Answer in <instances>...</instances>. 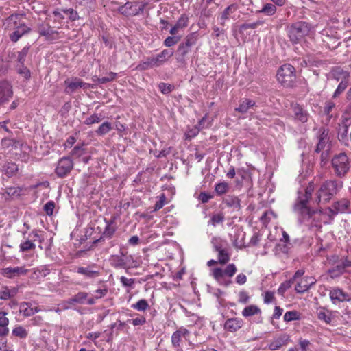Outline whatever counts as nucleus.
Wrapping results in <instances>:
<instances>
[{
    "label": "nucleus",
    "instance_id": "nucleus-1",
    "mask_svg": "<svg viewBox=\"0 0 351 351\" xmlns=\"http://www.w3.org/2000/svg\"><path fill=\"white\" fill-rule=\"evenodd\" d=\"M314 190V184L310 182L306 188H300L298 191V197L293 206V211L299 216L300 221H304L309 219L316 217L317 215H321V210H311L308 206V201L311 198Z\"/></svg>",
    "mask_w": 351,
    "mask_h": 351
},
{
    "label": "nucleus",
    "instance_id": "nucleus-2",
    "mask_svg": "<svg viewBox=\"0 0 351 351\" xmlns=\"http://www.w3.org/2000/svg\"><path fill=\"white\" fill-rule=\"evenodd\" d=\"M6 24L8 28L14 29L10 36L12 42L18 41L24 34L30 32V28L23 21L21 14H12L6 19Z\"/></svg>",
    "mask_w": 351,
    "mask_h": 351
},
{
    "label": "nucleus",
    "instance_id": "nucleus-3",
    "mask_svg": "<svg viewBox=\"0 0 351 351\" xmlns=\"http://www.w3.org/2000/svg\"><path fill=\"white\" fill-rule=\"evenodd\" d=\"M343 182L337 180L324 182L317 192V203L327 202L342 188Z\"/></svg>",
    "mask_w": 351,
    "mask_h": 351
},
{
    "label": "nucleus",
    "instance_id": "nucleus-4",
    "mask_svg": "<svg viewBox=\"0 0 351 351\" xmlns=\"http://www.w3.org/2000/svg\"><path fill=\"white\" fill-rule=\"evenodd\" d=\"M237 267L234 263L228 264L225 269L219 267L212 269V276L215 280L224 287H228L232 284L231 278L236 274Z\"/></svg>",
    "mask_w": 351,
    "mask_h": 351
},
{
    "label": "nucleus",
    "instance_id": "nucleus-5",
    "mask_svg": "<svg viewBox=\"0 0 351 351\" xmlns=\"http://www.w3.org/2000/svg\"><path fill=\"white\" fill-rule=\"evenodd\" d=\"M173 54L172 49H164L156 56L147 57L138 66L141 70H147L154 67H158L164 64Z\"/></svg>",
    "mask_w": 351,
    "mask_h": 351
},
{
    "label": "nucleus",
    "instance_id": "nucleus-6",
    "mask_svg": "<svg viewBox=\"0 0 351 351\" xmlns=\"http://www.w3.org/2000/svg\"><path fill=\"white\" fill-rule=\"evenodd\" d=\"M109 263L112 267L117 269H128L138 265L137 261L132 255H128L122 250L120 251L119 254L111 255L109 258Z\"/></svg>",
    "mask_w": 351,
    "mask_h": 351
},
{
    "label": "nucleus",
    "instance_id": "nucleus-7",
    "mask_svg": "<svg viewBox=\"0 0 351 351\" xmlns=\"http://www.w3.org/2000/svg\"><path fill=\"white\" fill-rule=\"evenodd\" d=\"M311 30L310 25L304 21L295 23L288 27L287 32L293 43L300 42Z\"/></svg>",
    "mask_w": 351,
    "mask_h": 351
},
{
    "label": "nucleus",
    "instance_id": "nucleus-8",
    "mask_svg": "<svg viewBox=\"0 0 351 351\" xmlns=\"http://www.w3.org/2000/svg\"><path fill=\"white\" fill-rule=\"evenodd\" d=\"M276 77L278 82L283 86H293L296 79L294 67L289 64L281 66L278 71Z\"/></svg>",
    "mask_w": 351,
    "mask_h": 351
},
{
    "label": "nucleus",
    "instance_id": "nucleus-9",
    "mask_svg": "<svg viewBox=\"0 0 351 351\" xmlns=\"http://www.w3.org/2000/svg\"><path fill=\"white\" fill-rule=\"evenodd\" d=\"M22 233L25 241H22L19 245V250L21 252H24L33 250L36 248V244L34 242L38 241L40 243H42L44 241V237L40 234V231L38 230H33L27 236H26V231H23Z\"/></svg>",
    "mask_w": 351,
    "mask_h": 351
},
{
    "label": "nucleus",
    "instance_id": "nucleus-10",
    "mask_svg": "<svg viewBox=\"0 0 351 351\" xmlns=\"http://www.w3.org/2000/svg\"><path fill=\"white\" fill-rule=\"evenodd\" d=\"M332 166L337 176L343 177L350 168L348 156L344 153L335 156L332 160Z\"/></svg>",
    "mask_w": 351,
    "mask_h": 351
},
{
    "label": "nucleus",
    "instance_id": "nucleus-11",
    "mask_svg": "<svg viewBox=\"0 0 351 351\" xmlns=\"http://www.w3.org/2000/svg\"><path fill=\"white\" fill-rule=\"evenodd\" d=\"M145 7V3L137 1H128L125 5L119 7V12L126 16H136L142 12Z\"/></svg>",
    "mask_w": 351,
    "mask_h": 351
},
{
    "label": "nucleus",
    "instance_id": "nucleus-12",
    "mask_svg": "<svg viewBox=\"0 0 351 351\" xmlns=\"http://www.w3.org/2000/svg\"><path fill=\"white\" fill-rule=\"evenodd\" d=\"M190 332L184 327H180L171 336V343L176 351H183L182 348V339H186Z\"/></svg>",
    "mask_w": 351,
    "mask_h": 351
},
{
    "label": "nucleus",
    "instance_id": "nucleus-13",
    "mask_svg": "<svg viewBox=\"0 0 351 351\" xmlns=\"http://www.w3.org/2000/svg\"><path fill=\"white\" fill-rule=\"evenodd\" d=\"M64 84L66 85L65 93L70 95L75 93L80 88H83L84 89L91 88L90 84L85 83L81 79L77 77L72 80H66Z\"/></svg>",
    "mask_w": 351,
    "mask_h": 351
},
{
    "label": "nucleus",
    "instance_id": "nucleus-14",
    "mask_svg": "<svg viewBox=\"0 0 351 351\" xmlns=\"http://www.w3.org/2000/svg\"><path fill=\"white\" fill-rule=\"evenodd\" d=\"M73 163L69 157H63L58 162L56 173L59 178L65 177L73 169Z\"/></svg>",
    "mask_w": 351,
    "mask_h": 351
},
{
    "label": "nucleus",
    "instance_id": "nucleus-15",
    "mask_svg": "<svg viewBox=\"0 0 351 351\" xmlns=\"http://www.w3.org/2000/svg\"><path fill=\"white\" fill-rule=\"evenodd\" d=\"M350 202L346 199H343L335 202L331 208H327L324 210V214L332 217L339 213H345L347 211Z\"/></svg>",
    "mask_w": 351,
    "mask_h": 351
},
{
    "label": "nucleus",
    "instance_id": "nucleus-16",
    "mask_svg": "<svg viewBox=\"0 0 351 351\" xmlns=\"http://www.w3.org/2000/svg\"><path fill=\"white\" fill-rule=\"evenodd\" d=\"M29 273L25 266L21 267H8L2 269V275L8 278H14L20 276H24Z\"/></svg>",
    "mask_w": 351,
    "mask_h": 351
},
{
    "label": "nucleus",
    "instance_id": "nucleus-17",
    "mask_svg": "<svg viewBox=\"0 0 351 351\" xmlns=\"http://www.w3.org/2000/svg\"><path fill=\"white\" fill-rule=\"evenodd\" d=\"M317 138L318 143L316 146L315 152L319 153L323 150L328 143V130L325 128H320L317 132Z\"/></svg>",
    "mask_w": 351,
    "mask_h": 351
},
{
    "label": "nucleus",
    "instance_id": "nucleus-18",
    "mask_svg": "<svg viewBox=\"0 0 351 351\" xmlns=\"http://www.w3.org/2000/svg\"><path fill=\"white\" fill-rule=\"evenodd\" d=\"M38 32L40 36H45L47 40H53L58 38V32L47 24H40L38 26Z\"/></svg>",
    "mask_w": 351,
    "mask_h": 351
},
{
    "label": "nucleus",
    "instance_id": "nucleus-19",
    "mask_svg": "<svg viewBox=\"0 0 351 351\" xmlns=\"http://www.w3.org/2000/svg\"><path fill=\"white\" fill-rule=\"evenodd\" d=\"M1 149H3V153L8 152H10L14 149H16L21 146V143L13 138L4 137L1 140Z\"/></svg>",
    "mask_w": 351,
    "mask_h": 351
},
{
    "label": "nucleus",
    "instance_id": "nucleus-20",
    "mask_svg": "<svg viewBox=\"0 0 351 351\" xmlns=\"http://www.w3.org/2000/svg\"><path fill=\"white\" fill-rule=\"evenodd\" d=\"M290 341L289 336L287 334H283L274 339L269 345L268 348L270 350H278L282 346H287Z\"/></svg>",
    "mask_w": 351,
    "mask_h": 351
},
{
    "label": "nucleus",
    "instance_id": "nucleus-21",
    "mask_svg": "<svg viewBox=\"0 0 351 351\" xmlns=\"http://www.w3.org/2000/svg\"><path fill=\"white\" fill-rule=\"evenodd\" d=\"M88 293L85 292H79L73 298L62 304V308L63 309H69L75 303L83 304L85 300L87 298Z\"/></svg>",
    "mask_w": 351,
    "mask_h": 351
},
{
    "label": "nucleus",
    "instance_id": "nucleus-22",
    "mask_svg": "<svg viewBox=\"0 0 351 351\" xmlns=\"http://www.w3.org/2000/svg\"><path fill=\"white\" fill-rule=\"evenodd\" d=\"M292 109L294 117L296 120L302 123H306L308 121L309 118V114L301 106L298 104L293 105Z\"/></svg>",
    "mask_w": 351,
    "mask_h": 351
},
{
    "label": "nucleus",
    "instance_id": "nucleus-23",
    "mask_svg": "<svg viewBox=\"0 0 351 351\" xmlns=\"http://www.w3.org/2000/svg\"><path fill=\"white\" fill-rule=\"evenodd\" d=\"M223 204L233 211H239L241 209V200L234 195H226L223 199Z\"/></svg>",
    "mask_w": 351,
    "mask_h": 351
},
{
    "label": "nucleus",
    "instance_id": "nucleus-24",
    "mask_svg": "<svg viewBox=\"0 0 351 351\" xmlns=\"http://www.w3.org/2000/svg\"><path fill=\"white\" fill-rule=\"evenodd\" d=\"M330 298L333 304H337L338 302H342L345 300H348V295L343 292L342 289L339 288H335L330 291L329 293Z\"/></svg>",
    "mask_w": 351,
    "mask_h": 351
},
{
    "label": "nucleus",
    "instance_id": "nucleus-25",
    "mask_svg": "<svg viewBox=\"0 0 351 351\" xmlns=\"http://www.w3.org/2000/svg\"><path fill=\"white\" fill-rule=\"evenodd\" d=\"M12 95V86L8 82L0 83V104L7 101Z\"/></svg>",
    "mask_w": 351,
    "mask_h": 351
},
{
    "label": "nucleus",
    "instance_id": "nucleus-26",
    "mask_svg": "<svg viewBox=\"0 0 351 351\" xmlns=\"http://www.w3.org/2000/svg\"><path fill=\"white\" fill-rule=\"evenodd\" d=\"M315 283V282L312 278L304 277L297 283L295 290L297 293H303L307 291Z\"/></svg>",
    "mask_w": 351,
    "mask_h": 351
},
{
    "label": "nucleus",
    "instance_id": "nucleus-27",
    "mask_svg": "<svg viewBox=\"0 0 351 351\" xmlns=\"http://www.w3.org/2000/svg\"><path fill=\"white\" fill-rule=\"evenodd\" d=\"M243 325V322L241 319L230 318L226 321L224 328L226 330L234 332L240 329Z\"/></svg>",
    "mask_w": 351,
    "mask_h": 351
},
{
    "label": "nucleus",
    "instance_id": "nucleus-28",
    "mask_svg": "<svg viewBox=\"0 0 351 351\" xmlns=\"http://www.w3.org/2000/svg\"><path fill=\"white\" fill-rule=\"evenodd\" d=\"M30 277L34 279L44 278L49 274V269L46 265H43L37 268L29 269Z\"/></svg>",
    "mask_w": 351,
    "mask_h": 351
},
{
    "label": "nucleus",
    "instance_id": "nucleus-29",
    "mask_svg": "<svg viewBox=\"0 0 351 351\" xmlns=\"http://www.w3.org/2000/svg\"><path fill=\"white\" fill-rule=\"evenodd\" d=\"M94 265L86 267H80L77 268V273L84 276L87 278H95L99 276V270H94Z\"/></svg>",
    "mask_w": 351,
    "mask_h": 351
},
{
    "label": "nucleus",
    "instance_id": "nucleus-30",
    "mask_svg": "<svg viewBox=\"0 0 351 351\" xmlns=\"http://www.w3.org/2000/svg\"><path fill=\"white\" fill-rule=\"evenodd\" d=\"M317 318L324 322L326 324H330L332 322V312L324 307H319L317 309Z\"/></svg>",
    "mask_w": 351,
    "mask_h": 351
},
{
    "label": "nucleus",
    "instance_id": "nucleus-31",
    "mask_svg": "<svg viewBox=\"0 0 351 351\" xmlns=\"http://www.w3.org/2000/svg\"><path fill=\"white\" fill-rule=\"evenodd\" d=\"M255 105L256 102L254 100L244 99L240 102L239 106L235 108V110L242 114L246 113L250 108L254 107Z\"/></svg>",
    "mask_w": 351,
    "mask_h": 351
},
{
    "label": "nucleus",
    "instance_id": "nucleus-32",
    "mask_svg": "<svg viewBox=\"0 0 351 351\" xmlns=\"http://www.w3.org/2000/svg\"><path fill=\"white\" fill-rule=\"evenodd\" d=\"M18 293V288L12 287L9 289L8 287H4L0 290V299L6 300L14 296Z\"/></svg>",
    "mask_w": 351,
    "mask_h": 351
},
{
    "label": "nucleus",
    "instance_id": "nucleus-33",
    "mask_svg": "<svg viewBox=\"0 0 351 351\" xmlns=\"http://www.w3.org/2000/svg\"><path fill=\"white\" fill-rule=\"evenodd\" d=\"M188 25V18L184 16H182L178 21H177L176 24L172 27L169 31V33L171 35L176 34L179 29H182L186 27Z\"/></svg>",
    "mask_w": 351,
    "mask_h": 351
},
{
    "label": "nucleus",
    "instance_id": "nucleus-34",
    "mask_svg": "<svg viewBox=\"0 0 351 351\" xmlns=\"http://www.w3.org/2000/svg\"><path fill=\"white\" fill-rule=\"evenodd\" d=\"M237 10V5L236 4H231L228 6L220 16L221 24H223L224 21L228 20L231 14H233Z\"/></svg>",
    "mask_w": 351,
    "mask_h": 351
},
{
    "label": "nucleus",
    "instance_id": "nucleus-35",
    "mask_svg": "<svg viewBox=\"0 0 351 351\" xmlns=\"http://www.w3.org/2000/svg\"><path fill=\"white\" fill-rule=\"evenodd\" d=\"M18 171L17 165L14 162L5 163L2 169V171L8 177L13 176Z\"/></svg>",
    "mask_w": 351,
    "mask_h": 351
},
{
    "label": "nucleus",
    "instance_id": "nucleus-36",
    "mask_svg": "<svg viewBox=\"0 0 351 351\" xmlns=\"http://www.w3.org/2000/svg\"><path fill=\"white\" fill-rule=\"evenodd\" d=\"M332 75L337 81H349L350 73L340 68H337L332 72Z\"/></svg>",
    "mask_w": 351,
    "mask_h": 351
},
{
    "label": "nucleus",
    "instance_id": "nucleus-37",
    "mask_svg": "<svg viewBox=\"0 0 351 351\" xmlns=\"http://www.w3.org/2000/svg\"><path fill=\"white\" fill-rule=\"evenodd\" d=\"M261 309L256 305H250L244 308L242 311V315L245 317H250L254 315L260 314Z\"/></svg>",
    "mask_w": 351,
    "mask_h": 351
},
{
    "label": "nucleus",
    "instance_id": "nucleus-38",
    "mask_svg": "<svg viewBox=\"0 0 351 351\" xmlns=\"http://www.w3.org/2000/svg\"><path fill=\"white\" fill-rule=\"evenodd\" d=\"M218 252V262L221 265L226 264L230 259V254L228 250L224 247L217 251Z\"/></svg>",
    "mask_w": 351,
    "mask_h": 351
},
{
    "label": "nucleus",
    "instance_id": "nucleus-39",
    "mask_svg": "<svg viewBox=\"0 0 351 351\" xmlns=\"http://www.w3.org/2000/svg\"><path fill=\"white\" fill-rule=\"evenodd\" d=\"M112 129V124L108 121L104 122L96 131L99 136H104L108 133Z\"/></svg>",
    "mask_w": 351,
    "mask_h": 351
},
{
    "label": "nucleus",
    "instance_id": "nucleus-40",
    "mask_svg": "<svg viewBox=\"0 0 351 351\" xmlns=\"http://www.w3.org/2000/svg\"><path fill=\"white\" fill-rule=\"evenodd\" d=\"M300 319V314L296 311H287L285 313L283 319L286 322L299 320Z\"/></svg>",
    "mask_w": 351,
    "mask_h": 351
},
{
    "label": "nucleus",
    "instance_id": "nucleus-41",
    "mask_svg": "<svg viewBox=\"0 0 351 351\" xmlns=\"http://www.w3.org/2000/svg\"><path fill=\"white\" fill-rule=\"evenodd\" d=\"M276 12V7L275 5L271 3H266L263 5L262 9L259 11L261 13H263L267 16H272Z\"/></svg>",
    "mask_w": 351,
    "mask_h": 351
},
{
    "label": "nucleus",
    "instance_id": "nucleus-42",
    "mask_svg": "<svg viewBox=\"0 0 351 351\" xmlns=\"http://www.w3.org/2000/svg\"><path fill=\"white\" fill-rule=\"evenodd\" d=\"M132 308L138 311H145L149 308V304L146 300L141 299L136 303L133 304Z\"/></svg>",
    "mask_w": 351,
    "mask_h": 351
},
{
    "label": "nucleus",
    "instance_id": "nucleus-43",
    "mask_svg": "<svg viewBox=\"0 0 351 351\" xmlns=\"http://www.w3.org/2000/svg\"><path fill=\"white\" fill-rule=\"evenodd\" d=\"M113 223L112 221H106V225L104 231V235L106 237H111L114 234L116 228Z\"/></svg>",
    "mask_w": 351,
    "mask_h": 351
},
{
    "label": "nucleus",
    "instance_id": "nucleus-44",
    "mask_svg": "<svg viewBox=\"0 0 351 351\" xmlns=\"http://www.w3.org/2000/svg\"><path fill=\"white\" fill-rule=\"evenodd\" d=\"M197 40V33L193 32L186 37L185 41L182 43L184 44L186 46L189 47V48H191L193 45H194L196 43Z\"/></svg>",
    "mask_w": 351,
    "mask_h": 351
},
{
    "label": "nucleus",
    "instance_id": "nucleus-45",
    "mask_svg": "<svg viewBox=\"0 0 351 351\" xmlns=\"http://www.w3.org/2000/svg\"><path fill=\"white\" fill-rule=\"evenodd\" d=\"M12 335L23 339L27 337L28 332L23 326H18L12 330Z\"/></svg>",
    "mask_w": 351,
    "mask_h": 351
},
{
    "label": "nucleus",
    "instance_id": "nucleus-46",
    "mask_svg": "<svg viewBox=\"0 0 351 351\" xmlns=\"http://www.w3.org/2000/svg\"><path fill=\"white\" fill-rule=\"evenodd\" d=\"M16 71L17 73L23 77L25 80H29L31 77L30 71L26 66H25L24 64L16 65Z\"/></svg>",
    "mask_w": 351,
    "mask_h": 351
},
{
    "label": "nucleus",
    "instance_id": "nucleus-47",
    "mask_svg": "<svg viewBox=\"0 0 351 351\" xmlns=\"http://www.w3.org/2000/svg\"><path fill=\"white\" fill-rule=\"evenodd\" d=\"M335 104L332 101H327L324 107V113L327 116V119L330 120L332 117L331 114L332 110L335 108Z\"/></svg>",
    "mask_w": 351,
    "mask_h": 351
},
{
    "label": "nucleus",
    "instance_id": "nucleus-48",
    "mask_svg": "<svg viewBox=\"0 0 351 351\" xmlns=\"http://www.w3.org/2000/svg\"><path fill=\"white\" fill-rule=\"evenodd\" d=\"M29 47H25L23 48V49L19 52L17 56V65H23L24 64L26 56L29 51Z\"/></svg>",
    "mask_w": 351,
    "mask_h": 351
},
{
    "label": "nucleus",
    "instance_id": "nucleus-49",
    "mask_svg": "<svg viewBox=\"0 0 351 351\" xmlns=\"http://www.w3.org/2000/svg\"><path fill=\"white\" fill-rule=\"evenodd\" d=\"M224 221V215L222 213L214 214L212 215L208 224L216 226Z\"/></svg>",
    "mask_w": 351,
    "mask_h": 351
},
{
    "label": "nucleus",
    "instance_id": "nucleus-50",
    "mask_svg": "<svg viewBox=\"0 0 351 351\" xmlns=\"http://www.w3.org/2000/svg\"><path fill=\"white\" fill-rule=\"evenodd\" d=\"M102 119L103 117L101 115L95 113L93 114L91 116L87 117L84 121V123L86 125L98 123L102 120Z\"/></svg>",
    "mask_w": 351,
    "mask_h": 351
},
{
    "label": "nucleus",
    "instance_id": "nucleus-51",
    "mask_svg": "<svg viewBox=\"0 0 351 351\" xmlns=\"http://www.w3.org/2000/svg\"><path fill=\"white\" fill-rule=\"evenodd\" d=\"M344 271L345 269H343V266H341V265L340 264L337 265L334 268L330 269L328 272L332 278H335L343 274Z\"/></svg>",
    "mask_w": 351,
    "mask_h": 351
},
{
    "label": "nucleus",
    "instance_id": "nucleus-52",
    "mask_svg": "<svg viewBox=\"0 0 351 351\" xmlns=\"http://www.w3.org/2000/svg\"><path fill=\"white\" fill-rule=\"evenodd\" d=\"M348 82L349 81H346V80L340 82V83L339 84L337 89L335 90V91L333 94L334 98L337 97L341 93H342L346 90V88L348 87Z\"/></svg>",
    "mask_w": 351,
    "mask_h": 351
},
{
    "label": "nucleus",
    "instance_id": "nucleus-53",
    "mask_svg": "<svg viewBox=\"0 0 351 351\" xmlns=\"http://www.w3.org/2000/svg\"><path fill=\"white\" fill-rule=\"evenodd\" d=\"M228 184L226 182H222L215 185V192L218 195H223L228 191Z\"/></svg>",
    "mask_w": 351,
    "mask_h": 351
},
{
    "label": "nucleus",
    "instance_id": "nucleus-54",
    "mask_svg": "<svg viewBox=\"0 0 351 351\" xmlns=\"http://www.w3.org/2000/svg\"><path fill=\"white\" fill-rule=\"evenodd\" d=\"M37 311L36 309L29 307L27 303H24L21 305V312L25 316H31Z\"/></svg>",
    "mask_w": 351,
    "mask_h": 351
},
{
    "label": "nucleus",
    "instance_id": "nucleus-55",
    "mask_svg": "<svg viewBox=\"0 0 351 351\" xmlns=\"http://www.w3.org/2000/svg\"><path fill=\"white\" fill-rule=\"evenodd\" d=\"M293 283V280H287L282 282L278 289V293L283 295L285 292L292 286Z\"/></svg>",
    "mask_w": 351,
    "mask_h": 351
},
{
    "label": "nucleus",
    "instance_id": "nucleus-56",
    "mask_svg": "<svg viewBox=\"0 0 351 351\" xmlns=\"http://www.w3.org/2000/svg\"><path fill=\"white\" fill-rule=\"evenodd\" d=\"M120 282L122 284V285L125 287H128L130 289H132L134 287L135 280L133 278H128L125 276H121Z\"/></svg>",
    "mask_w": 351,
    "mask_h": 351
},
{
    "label": "nucleus",
    "instance_id": "nucleus-57",
    "mask_svg": "<svg viewBox=\"0 0 351 351\" xmlns=\"http://www.w3.org/2000/svg\"><path fill=\"white\" fill-rule=\"evenodd\" d=\"M211 243L216 252L223 247V241L220 237H213L211 239Z\"/></svg>",
    "mask_w": 351,
    "mask_h": 351
},
{
    "label": "nucleus",
    "instance_id": "nucleus-58",
    "mask_svg": "<svg viewBox=\"0 0 351 351\" xmlns=\"http://www.w3.org/2000/svg\"><path fill=\"white\" fill-rule=\"evenodd\" d=\"M190 49L191 48L186 46L184 44L182 43L181 44H180L178 48L177 53L180 57L184 58V56L189 52Z\"/></svg>",
    "mask_w": 351,
    "mask_h": 351
},
{
    "label": "nucleus",
    "instance_id": "nucleus-59",
    "mask_svg": "<svg viewBox=\"0 0 351 351\" xmlns=\"http://www.w3.org/2000/svg\"><path fill=\"white\" fill-rule=\"evenodd\" d=\"M179 36H168L164 41V45L166 47H170L176 45L180 40Z\"/></svg>",
    "mask_w": 351,
    "mask_h": 351
},
{
    "label": "nucleus",
    "instance_id": "nucleus-60",
    "mask_svg": "<svg viewBox=\"0 0 351 351\" xmlns=\"http://www.w3.org/2000/svg\"><path fill=\"white\" fill-rule=\"evenodd\" d=\"M262 24H263V21H257L256 22L251 23H243L241 25L240 28H241V29H243V30H246L247 29H255L258 26H259Z\"/></svg>",
    "mask_w": 351,
    "mask_h": 351
},
{
    "label": "nucleus",
    "instance_id": "nucleus-61",
    "mask_svg": "<svg viewBox=\"0 0 351 351\" xmlns=\"http://www.w3.org/2000/svg\"><path fill=\"white\" fill-rule=\"evenodd\" d=\"M54 207V202L53 201H49L45 204L44 210L47 215L50 216L53 215Z\"/></svg>",
    "mask_w": 351,
    "mask_h": 351
},
{
    "label": "nucleus",
    "instance_id": "nucleus-62",
    "mask_svg": "<svg viewBox=\"0 0 351 351\" xmlns=\"http://www.w3.org/2000/svg\"><path fill=\"white\" fill-rule=\"evenodd\" d=\"M159 89L163 94H168L173 90V86L166 83H160L158 85Z\"/></svg>",
    "mask_w": 351,
    "mask_h": 351
},
{
    "label": "nucleus",
    "instance_id": "nucleus-63",
    "mask_svg": "<svg viewBox=\"0 0 351 351\" xmlns=\"http://www.w3.org/2000/svg\"><path fill=\"white\" fill-rule=\"evenodd\" d=\"M250 297L245 291H241L239 294V302L247 304L249 302Z\"/></svg>",
    "mask_w": 351,
    "mask_h": 351
},
{
    "label": "nucleus",
    "instance_id": "nucleus-64",
    "mask_svg": "<svg viewBox=\"0 0 351 351\" xmlns=\"http://www.w3.org/2000/svg\"><path fill=\"white\" fill-rule=\"evenodd\" d=\"M64 12L66 14L69 15V17L71 21H75L79 18L77 12L75 11L73 9L70 8L64 10Z\"/></svg>",
    "mask_w": 351,
    "mask_h": 351
}]
</instances>
